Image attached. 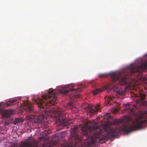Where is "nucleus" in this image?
Segmentation results:
<instances>
[{
  "mask_svg": "<svg viewBox=\"0 0 147 147\" xmlns=\"http://www.w3.org/2000/svg\"><path fill=\"white\" fill-rule=\"evenodd\" d=\"M147 126V110L144 111H141L138 117L134 120L132 124L129 125L128 123L127 122L125 124H122V126L119 128H105L104 131L107 133L102 135L100 139V142L103 143L105 142L103 140H107L109 138H114L116 136L117 133L121 131L128 133L130 132L142 129L144 126Z\"/></svg>",
  "mask_w": 147,
  "mask_h": 147,
  "instance_id": "1",
  "label": "nucleus"
},
{
  "mask_svg": "<svg viewBox=\"0 0 147 147\" xmlns=\"http://www.w3.org/2000/svg\"><path fill=\"white\" fill-rule=\"evenodd\" d=\"M43 109L42 114L40 113L38 117H35L34 121V123H42L46 118V115L50 116L52 118L55 119L57 122L59 123L61 126H66L70 125L72 123L71 120H67L65 117V114L63 109L58 108L56 110L52 109L49 111Z\"/></svg>",
  "mask_w": 147,
  "mask_h": 147,
  "instance_id": "2",
  "label": "nucleus"
},
{
  "mask_svg": "<svg viewBox=\"0 0 147 147\" xmlns=\"http://www.w3.org/2000/svg\"><path fill=\"white\" fill-rule=\"evenodd\" d=\"M56 95L55 90H50L48 91L47 95L42 96L41 98H38L36 100H33L38 107L42 109H45L48 110L50 108V104L56 103L58 100L55 97Z\"/></svg>",
  "mask_w": 147,
  "mask_h": 147,
  "instance_id": "3",
  "label": "nucleus"
},
{
  "mask_svg": "<svg viewBox=\"0 0 147 147\" xmlns=\"http://www.w3.org/2000/svg\"><path fill=\"white\" fill-rule=\"evenodd\" d=\"M68 105L71 108L74 107V105L72 102H69L68 103Z\"/></svg>",
  "mask_w": 147,
  "mask_h": 147,
  "instance_id": "19",
  "label": "nucleus"
},
{
  "mask_svg": "<svg viewBox=\"0 0 147 147\" xmlns=\"http://www.w3.org/2000/svg\"><path fill=\"white\" fill-rule=\"evenodd\" d=\"M79 128L75 125L72 126L71 127V134L74 137H79V130L78 129Z\"/></svg>",
  "mask_w": 147,
  "mask_h": 147,
  "instance_id": "7",
  "label": "nucleus"
},
{
  "mask_svg": "<svg viewBox=\"0 0 147 147\" xmlns=\"http://www.w3.org/2000/svg\"><path fill=\"white\" fill-rule=\"evenodd\" d=\"M2 104L0 103V112L2 111V107H1Z\"/></svg>",
  "mask_w": 147,
  "mask_h": 147,
  "instance_id": "26",
  "label": "nucleus"
},
{
  "mask_svg": "<svg viewBox=\"0 0 147 147\" xmlns=\"http://www.w3.org/2000/svg\"><path fill=\"white\" fill-rule=\"evenodd\" d=\"M117 93L118 95L123 96L125 95V92L124 89L120 88L117 91Z\"/></svg>",
  "mask_w": 147,
  "mask_h": 147,
  "instance_id": "13",
  "label": "nucleus"
},
{
  "mask_svg": "<svg viewBox=\"0 0 147 147\" xmlns=\"http://www.w3.org/2000/svg\"><path fill=\"white\" fill-rule=\"evenodd\" d=\"M114 88L115 90H117L118 89V87H117L116 86H114Z\"/></svg>",
  "mask_w": 147,
  "mask_h": 147,
  "instance_id": "25",
  "label": "nucleus"
},
{
  "mask_svg": "<svg viewBox=\"0 0 147 147\" xmlns=\"http://www.w3.org/2000/svg\"><path fill=\"white\" fill-rule=\"evenodd\" d=\"M114 97L113 96H108V97L106 98L105 100H108V102H107V105H111V103L109 102V101H113L114 99Z\"/></svg>",
  "mask_w": 147,
  "mask_h": 147,
  "instance_id": "14",
  "label": "nucleus"
},
{
  "mask_svg": "<svg viewBox=\"0 0 147 147\" xmlns=\"http://www.w3.org/2000/svg\"><path fill=\"white\" fill-rule=\"evenodd\" d=\"M127 110H129L131 112H133V108H130L129 107H128L126 108Z\"/></svg>",
  "mask_w": 147,
  "mask_h": 147,
  "instance_id": "20",
  "label": "nucleus"
},
{
  "mask_svg": "<svg viewBox=\"0 0 147 147\" xmlns=\"http://www.w3.org/2000/svg\"><path fill=\"white\" fill-rule=\"evenodd\" d=\"M103 90V89L101 88H96L93 90L92 91V93L94 95L100 93Z\"/></svg>",
  "mask_w": 147,
  "mask_h": 147,
  "instance_id": "12",
  "label": "nucleus"
},
{
  "mask_svg": "<svg viewBox=\"0 0 147 147\" xmlns=\"http://www.w3.org/2000/svg\"><path fill=\"white\" fill-rule=\"evenodd\" d=\"M144 80L146 83H147V75H146L144 77Z\"/></svg>",
  "mask_w": 147,
  "mask_h": 147,
  "instance_id": "23",
  "label": "nucleus"
},
{
  "mask_svg": "<svg viewBox=\"0 0 147 147\" xmlns=\"http://www.w3.org/2000/svg\"><path fill=\"white\" fill-rule=\"evenodd\" d=\"M36 147H37V146H36Z\"/></svg>",
  "mask_w": 147,
  "mask_h": 147,
  "instance_id": "29",
  "label": "nucleus"
},
{
  "mask_svg": "<svg viewBox=\"0 0 147 147\" xmlns=\"http://www.w3.org/2000/svg\"><path fill=\"white\" fill-rule=\"evenodd\" d=\"M15 122L16 123H22L23 122L22 119L20 118H18L16 119Z\"/></svg>",
  "mask_w": 147,
  "mask_h": 147,
  "instance_id": "17",
  "label": "nucleus"
},
{
  "mask_svg": "<svg viewBox=\"0 0 147 147\" xmlns=\"http://www.w3.org/2000/svg\"><path fill=\"white\" fill-rule=\"evenodd\" d=\"M138 78L139 80H142L143 78L142 74L141 73H139L138 75Z\"/></svg>",
  "mask_w": 147,
  "mask_h": 147,
  "instance_id": "18",
  "label": "nucleus"
},
{
  "mask_svg": "<svg viewBox=\"0 0 147 147\" xmlns=\"http://www.w3.org/2000/svg\"><path fill=\"white\" fill-rule=\"evenodd\" d=\"M132 86L130 84H129L127 85L126 88L127 89H131V88Z\"/></svg>",
  "mask_w": 147,
  "mask_h": 147,
  "instance_id": "24",
  "label": "nucleus"
},
{
  "mask_svg": "<svg viewBox=\"0 0 147 147\" xmlns=\"http://www.w3.org/2000/svg\"><path fill=\"white\" fill-rule=\"evenodd\" d=\"M147 102L146 101H142L141 102V104L144 106H145V105H146Z\"/></svg>",
  "mask_w": 147,
  "mask_h": 147,
  "instance_id": "22",
  "label": "nucleus"
},
{
  "mask_svg": "<svg viewBox=\"0 0 147 147\" xmlns=\"http://www.w3.org/2000/svg\"><path fill=\"white\" fill-rule=\"evenodd\" d=\"M82 108L85 109H87V110L90 113L92 114L97 112L99 110V106L97 107H92L87 103L84 104L82 105Z\"/></svg>",
  "mask_w": 147,
  "mask_h": 147,
  "instance_id": "4",
  "label": "nucleus"
},
{
  "mask_svg": "<svg viewBox=\"0 0 147 147\" xmlns=\"http://www.w3.org/2000/svg\"><path fill=\"white\" fill-rule=\"evenodd\" d=\"M17 101V99L14 98L11 100H9L5 104L7 107L12 106L14 105V102Z\"/></svg>",
  "mask_w": 147,
  "mask_h": 147,
  "instance_id": "11",
  "label": "nucleus"
},
{
  "mask_svg": "<svg viewBox=\"0 0 147 147\" xmlns=\"http://www.w3.org/2000/svg\"><path fill=\"white\" fill-rule=\"evenodd\" d=\"M10 147H16L15 145H13ZM19 147H34L32 145L29 141L22 142L21 143Z\"/></svg>",
  "mask_w": 147,
  "mask_h": 147,
  "instance_id": "8",
  "label": "nucleus"
},
{
  "mask_svg": "<svg viewBox=\"0 0 147 147\" xmlns=\"http://www.w3.org/2000/svg\"><path fill=\"white\" fill-rule=\"evenodd\" d=\"M35 117L34 115H29L27 116V119L31 121H34Z\"/></svg>",
  "mask_w": 147,
  "mask_h": 147,
  "instance_id": "15",
  "label": "nucleus"
},
{
  "mask_svg": "<svg viewBox=\"0 0 147 147\" xmlns=\"http://www.w3.org/2000/svg\"><path fill=\"white\" fill-rule=\"evenodd\" d=\"M47 131L48 133H51V131L50 130H47Z\"/></svg>",
  "mask_w": 147,
  "mask_h": 147,
  "instance_id": "28",
  "label": "nucleus"
},
{
  "mask_svg": "<svg viewBox=\"0 0 147 147\" xmlns=\"http://www.w3.org/2000/svg\"><path fill=\"white\" fill-rule=\"evenodd\" d=\"M122 122L121 120L116 119L113 121V123L114 125H115L122 123Z\"/></svg>",
  "mask_w": 147,
  "mask_h": 147,
  "instance_id": "16",
  "label": "nucleus"
},
{
  "mask_svg": "<svg viewBox=\"0 0 147 147\" xmlns=\"http://www.w3.org/2000/svg\"><path fill=\"white\" fill-rule=\"evenodd\" d=\"M23 105V108L24 110H25L26 111L31 112L32 110V104H30L28 101H26L24 102Z\"/></svg>",
  "mask_w": 147,
  "mask_h": 147,
  "instance_id": "6",
  "label": "nucleus"
},
{
  "mask_svg": "<svg viewBox=\"0 0 147 147\" xmlns=\"http://www.w3.org/2000/svg\"><path fill=\"white\" fill-rule=\"evenodd\" d=\"M11 113V110H7L3 112L2 115L3 116L5 117H8Z\"/></svg>",
  "mask_w": 147,
  "mask_h": 147,
  "instance_id": "10",
  "label": "nucleus"
},
{
  "mask_svg": "<svg viewBox=\"0 0 147 147\" xmlns=\"http://www.w3.org/2000/svg\"><path fill=\"white\" fill-rule=\"evenodd\" d=\"M85 88V85L83 84H81L79 85L78 88L77 89L74 88H71L70 90H60V92L61 93L63 94H67L69 91H80L83 88Z\"/></svg>",
  "mask_w": 147,
  "mask_h": 147,
  "instance_id": "5",
  "label": "nucleus"
},
{
  "mask_svg": "<svg viewBox=\"0 0 147 147\" xmlns=\"http://www.w3.org/2000/svg\"><path fill=\"white\" fill-rule=\"evenodd\" d=\"M107 76L106 74H100L99 75V77L100 78L105 77Z\"/></svg>",
  "mask_w": 147,
  "mask_h": 147,
  "instance_id": "21",
  "label": "nucleus"
},
{
  "mask_svg": "<svg viewBox=\"0 0 147 147\" xmlns=\"http://www.w3.org/2000/svg\"><path fill=\"white\" fill-rule=\"evenodd\" d=\"M131 105V104L130 103H128L127 104H125V105L126 106H129V105Z\"/></svg>",
  "mask_w": 147,
  "mask_h": 147,
  "instance_id": "27",
  "label": "nucleus"
},
{
  "mask_svg": "<svg viewBox=\"0 0 147 147\" xmlns=\"http://www.w3.org/2000/svg\"><path fill=\"white\" fill-rule=\"evenodd\" d=\"M138 94H135V96L136 97H138V99L139 100H143L145 97V95L140 92H138Z\"/></svg>",
  "mask_w": 147,
  "mask_h": 147,
  "instance_id": "9",
  "label": "nucleus"
}]
</instances>
